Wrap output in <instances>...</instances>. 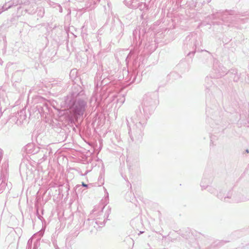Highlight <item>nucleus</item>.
<instances>
[{"label": "nucleus", "mask_w": 249, "mask_h": 249, "mask_svg": "<svg viewBox=\"0 0 249 249\" xmlns=\"http://www.w3.org/2000/svg\"><path fill=\"white\" fill-rule=\"evenodd\" d=\"M82 185L84 186V187H87V185L85 184L84 182H82Z\"/></svg>", "instance_id": "1"}]
</instances>
